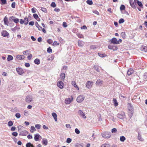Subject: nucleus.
<instances>
[{
	"label": "nucleus",
	"mask_w": 147,
	"mask_h": 147,
	"mask_svg": "<svg viewBox=\"0 0 147 147\" xmlns=\"http://www.w3.org/2000/svg\"><path fill=\"white\" fill-rule=\"evenodd\" d=\"M85 96L82 95L78 96L77 98L76 101L78 103H80L82 102L85 99Z\"/></svg>",
	"instance_id": "1"
},
{
	"label": "nucleus",
	"mask_w": 147,
	"mask_h": 147,
	"mask_svg": "<svg viewBox=\"0 0 147 147\" xmlns=\"http://www.w3.org/2000/svg\"><path fill=\"white\" fill-rule=\"evenodd\" d=\"M78 114L80 117L84 118L86 119V116L85 113L83 112L81 110H79L78 111Z\"/></svg>",
	"instance_id": "2"
},
{
	"label": "nucleus",
	"mask_w": 147,
	"mask_h": 147,
	"mask_svg": "<svg viewBox=\"0 0 147 147\" xmlns=\"http://www.w3.org/2000/svg\"><path fill=\"white\" fill-rule=\"evenodd\" d=\"M102 137L104 138H109L111 136V134L110 132H105L102 134Z\"/></svg>",
	"instance_id": "3"
},
{
	"label": "nucleus",
	"mask_w": 147,
	"mask_h": 147,
	"mask_svg": "<svg viewBox=\"0 0 147 147\" xmlns=\"http://www.w3.org/2000/svg\"><path fill=\"white\" fill-rule=\"evenodd\" d=\"M73 100V97L71 96L70 98H66L65 100V102L66 104H70Z\"/></svg>",
	"instance_id": "4"
},
{
	"label": "nucleus",
	"mask_w": 147,
	"mask_h": 147,
	"mask_svg": "<svg viewBox=\"0 0 147 147\" xmlns=\"http://www.w3.org/2000/svg\"><path fill=\"white\" fill-rule=\"evenodd\" d=\"M93 83V82L87 81L86 84V87L88 89L91 88L92 86Z\"/></svg>",
	"instance_id": "5"
},
{
	"label": "nucleus",
	"mask_w": 147,
	"mask_h": 147,
	"mask_svg": "<svg viewBox=\"0 0 147 147\" xmlns=\"http://www.w3.org/2000/svg\"><path fill=\"white\" fill-rule=\"evenodd\" d=\"M15 17L13 16H11L9 18V20H12L15 23H18L19 22V19L18 18H15Z\"/></svg>",
	"instance_id": "6"
},
{
	"label": "nucleus",
	"mask_w": 147,
	"mask_h": 147,
	"mask_svg": "<svg viewBox=\"0 0 147 147\" xmlns=\"http://www.w3.org/2000/svg\"><path fill=\"white\" fill-rule=\"evenodd\" d=\"M111 43L114 44H119V41L117 40L116 38H113L111 39L110 40Z\"/></svg>",
	"instance_id": "7"
},
{
	"label": "nucleus",
	"mask_w": 147,
	"mask_h": 147,
	"mask_svg": "<svg viewBox=\"0 0 147 147\" xmlns=\"http://www.w3.org/2000/svg\"><path fill=\"white\" fill-rule=\"evenodd\" d=\"M57 85L60 88L62 89L63 88L64 84L62 81H60L57 82Z\"/></svg>",
	"instance_id": "8"
},
{
	"label": "nucleus",
	"mask_w": 147,
	"mask_h": 147,
	"mask_svg": "<svg viewBox=\"0 0 147 147\" xmlns=\"http://www.w3.org/2000/svg\"><path fill=\"white\" fill-rule=\"evenodd\" d=\"M33 99V97L31 96H28L26 98V102H31Z\"/></svg>",
	"instance_id": "9"
},
{
	"label": "nucleus",
	"mask_w": 147,
	"mask_h": 147,
	"mask_svg": "<svg viewBox=\"0 0 147 147\" xmlns=\"http://www.w3.org/2000/svg\"><path fill=\"white\" fill-rule=\"evenodd\" d=\"M108 48L109 49H112L114 51L117 50L118 49L117 46L111 45H110L108 46Z\"/></svg>",
	"instance_id": "10"
},
{
	"label": "nucleus",
	"mask_w": 147,
	"mask_h": 147,
	"mask_svg": "<svg viewBox=\"0 0 147 147\" xmlns=\"http://www.w3.org/2000/svg\"><path fill=\"white\" fill-rule=\"evenodd\" d=\"M128 110L130 112V113H131V115H132L133 113V107L131 104L128 103Z\"/></svg>",
	"instance_id": "11"
},
{
	"label": "nucleus",
	"mask_w": 147,
	"mask_h": 147,
	"mask_svg": "<svg viewBox=\"0 0 147 147\" xmlns=\"http://www.w3.org/2000/svg\"><path fill=\"white\" fill-rule=\"evenodd\" d=\"M16 71L20 75H22L24 73V71L21 68L18 67L16 68Z\"/></svg>",
	"instance_id": "12"
},
{
	"label": "nucleus",
	"mask_w": 147,
	"mask_h": 147,
	"mask_svg": "<svg viewBox=\"0 0 147 147\" xmlns=\"http://www.w3.org/2000/svg\"><path fill=\"white\" fill-rule=\"evenodd\" d=\"M103 83L102 80L100 79H98L96 82V85L97 86H101Z\"/></svg>",
	"instance_id": "13"
},
{
	"label": "nucleus",
	"mask_w": 147,
	"mask_h": 147,
	"mask_svg": "<svg viewBox=\"0 0 147 147\" xmlns=\"http://www.w3.org/2000/svg\"><path fill=\"white\" fill-rule=\"evenodd\" d=\"M125 115L124 112H122L121 114H118L117 115V117L119 118L123 119L125 117Z\"/></svg>",
	"instance_id": "14"
},
{
	"label": "nucleus",
	"mask_w": 147,
	"mask_h": 147,
	"mask_svg": "<svg viewBox=\"0 0 147 147\" xmlns=\"http://www.w3.org/2000/svg\"><path fill=\"white\" fill-rule=\"evenodd\" d=\"M1 35L3 37H8L9 36V33L6 30H3L1 33Z\"/></svg>",
	"instance_id": "15"
},
{
	"label": "nucleus",
	"mask_w": 147,
	"mask_h": 147,
	"mask_svg": "<svg viewBox=\"0 0 147 147\" xmlns=\"http://www.w3.org/2000/svg\"><path fill=\"white\" fill-rule=\"evenodd\" d=\"M65 78V74L63 73H61L60 74V81H64Z\"/></svg>",
	"instance_id": "16"
},
{
	"label": "nucleus",
	"mask_w": 147,
	"mask_h": 147,
	"mask_svg": "<svg viewBox=\"0 0 147 147\" xmlns=\"http://www.w3.org/2000/svg\"><path fill=\"white\" fill-rule=\"evenodd\" d=\"M134 1L135 3H137L138 4L139 6L142 8L143 7L142 4L141 2L138 0H134Z\"/></svg>",
	"instance_id": "17"
},
{
	"label": "nucleus",
	"mask_w": 147,
	"mask_h": 147,
	"mask_svg": "<svg viewBox=\"0 0 147 147\" xmlns=\"http://www.w3.org/2000/svg\"><path fill=\"white\" fill-rule=\"evenodd\" d=\"M25 57L23 55H18L16 56V58L18 60H22Z\"/></svg>",
	"instance_id": "18"
},
{
	"label": "nucleus",
	"mask_w": 147,
	"mask_h": 147,
	"mask_svg": "<svg viewBox=\"0 0 147 147\" xmlns=\"http://www.w3.org/2000/svg\"><path fill=\"white\" fill-rule=\"evenodd\" d=\"M28 134V132L26 130H24L21 131L20 135L22 136H26Z\"/></svg>",
	"instance_id": "19"
},
{
	"label": "nucleus",
	"mask_w": 147,
	"mask_h": 147,
	"mask_svg": "<svg viewBox=\"0 0 147 147\" xmlns=\"http://www.w3.org/2000/svg\"><path fill=\"white\" fill-rule=\"evenodd\" d=\"M3 21L4 22V24L5 25H6L7 26L8 25V19L7 17L6 16H5L4 18Z\"/></svg>",
	"instance_id": "20"
},
{
	"label": "nucleus",
	"mask_w": 147,
	"mask_h": 147,
	"mask_svg": "<svg viewBox=\"0 0 147 147\" xmlns=\"http://www.w3.org/2000/svg\"><path fill=\"white\" fill-rule=\"evenodd\" d=\"M78 46L79 47H82L84 44V42L82 40H78Z\"/></svg>",
	"instance_id": "21"
},
{
	"label": "nucleus",
	"mask_w": 147,
	"mask_h": 147,
	"mask_svg": "<svg viewBox=\"0 0 147 147\" xmlns=\"http://www.w3.org/2000/svg\"><path fill=\"white\" fill-rule=\"evenodd\" d=\"M134 72V71L132 69H129L127 72V74L129 76L132 74Z\"/></svg>",
	"instance_id": "22"
},
{
	"label": "nucleus",
	"mask_w": 147,
	"mask_h": 147,
	"mask_svg": "<svg viewBox=\"0 0 147 147\" xmlns=\"http://www.w3.org/2000/svg\"><path fill=\"white\" fill-rule=\"evenodd\" d=\"M20 29V28L19 27L16 26L14 28H11V30L13 32H15L17 30H19Z\"/></svg>",
	"instance_id": "23"
},
{
	"label": "nucleus",
	"mask_w": 147,
	"mask_h": 147,
	"mask_svg": "<svg viewBox=\"0 0 147 147\" xmlns=\"http://www.w3.org/2000/svg\"><path fill=\"white\" fill-rule=\"evenodd\" d=\"M138 139L141 141H144V139L143 138H142V136L141 134L138 132Z\"/></svg>",
	"instance_id": "24"
},
{
	"label": "nucleus",
	"mask_w": 147,
	"mask_h": 147,
	"mask_svg": "<svg viewBox=\"0 0 147 147\" xmlns=\"http://www.w3.org/2000/svg\"><path fill=\"white\" fill-rule=\"evenodd\" d=\"M42 143L45 145H47L48 144L47 139L45 138H43L42 139Z\"/></svg>",
	"instance_id": "25"
},
{
	"label": "nucleus",
	"mask_w": 147,
	"mask_h": 147,
	"mask_svg": "<svg viewBox=\"0 0 147 147\" xmlns=\"http://www.w3.org/2000/svg\"><path fill=\"white\" fill-rule=\"evenodd\" d=\"M40 135L39 134H37L34 135V139L36 141H38Z\"/></svg>",
	"instance_id": "26"
},
{
	"label": "nucleus",
	"mask_w": 147,
	"mask_h": 147,
	"mask_svg": "<svg viewBox=\"0 0 147 147\" xmlns=\"http://www.w3.org/2000/svg\"><path fill=\"white\" fill-rule=\"evenodd\" d=\"M141 50L145 52H147V47L146 46H142L141 47Z\"/></svg>",
	"instance_id": "27"
},
{
	"label": "nucleus",
	"mask_w": 147,
	"mask_h": 147,
	"mask_svg": "<svg viewBox=\"0 0 147 147\" xmlns=\"http://www.w3.org/2000/svg\"><path fill=\"white\" fill-rule=\"evenodd\" d=\"M113 102L115 107H117L118 105V103L117 102V100L116 99L113 98Z\"/></svg>",
	"instance_id": "28"
},
{
	"label": "nucleus",
	"mask_w": 147,
	"mask_h": 147,
	"mask_svg": "<svg viewBox=\"0 0 147 147\" xmlns=\"http://www.w3.org/2000/svg\"><path fill=\"white\" fill-rule=\"evenodd\" d=\"M52 116L53 117L54 120L55 121H57V114L55 113H52Z\"/></svg>",
	"instance_id": "29"
},
{
	"label": "nucleus",
	"mask_w": 147,
	"mask_h": 147,
	"mask_svg": "<svg viewBox=\"0 0 147 147\" xmlns=\"http://www.w3.org/2000/svg\"><path fill=\"white\" fill-rule=\"evenodd\" d=\"M71 84L73 85L75 87L77 88L78 90H79V88L78 87L77 85L76 84V82L74 81H72Z\"/></svg>",
	"instance_id": "30"
},
{
	"label": "nucleus",
	"mask_w": 147,
	"mask_h": 147,
	"mask_svg": "<svg viewBox=\"0 0 147 147\" xmlns=\"http://www.w3.org/2000/svg\"><path fill=\"white\" fill-rule=\"evenodd\" d=\"M34 62L36 64L39 65L40 63V61L39 59H36L34 60Z\"/></svg>",
	"instance_id": "31"
},
{
	"label": "nucleus",
	"mask_w": 147,
	"mask_h": 147,
	"mask_svg": "<svg viewBox=\"0 0 147 147\" xmlns=\"http://www.w3.org/2000/svg\"><path fill=\"white\" fill-rule=\"evenodd\" d=\"M129 3L131 7L134 8H136V7L135 5V3L134 2H131V1H130L129 2Z\"/></svg>",
	"instance_id": "32"
},
{
	"label": "nucleus",
	"mask_w": 147,
	"mask_h": 147,
	"mask_svg": "<svg viewBox=\"0 0 147 147\" xmlns=\"http://www.w3.org/2000/svg\"><path fill=\"white\" fill-rule=\"evenodd\" d=\"M13 59V57L11 55H9L7 58V60L8 61H9L12 60Z\"/></svg>",
	"instance_id": "33"
},
{
	"label": "nucleus",
	"mask_w": 147,
	"mask_h": 147,
	"mask_svg": "<svg viewBox=\"0 0 147 147\" xmlns=\"http://www.w3.org/2000/svg\"><path fill=\"white\" fill-rule=\"evenodd\" d=\"M26 147H34L33 145L30 142H28L26 144Z\"/></svg>",
	"instance_id": "34"
},
{
	"label": "nucleus",
	"mask_w": 147,
	"mask_h": 147,
	"mask_svg": "<svg viewBox=\"0 0 147 147\" xmlns=\"http://www.w3.org/2000/svg\"><path fill=\"white\" fill-rule=\"evenodd\" d=\"M120 140L122 142H124L126 140L124 136H121L120 137Z\"/></svg>",
	"instance_id": "35"
},
{
	"label": "nucleus",
	"mask_w": 147,
	"mask_h": 147,
	"mask_svg": "<svg viewBox=\"0 0 147 147\" xmlns=\"http://www.w3.org/2000/svg\"><path fill=\"white\" fill-rule=\"evenodd\" d=\"M76 35L78 37V38H84L83 35L82 34H80V33H77L76 34Z\"/></svg>",
	"instance_id": "36"
},
{
	"label": "nucleus",
	"mask_w": 147,
	"mask_h": 147,
	"mask_svg": "<svg viewBox=\"0 0 147 147\" xmlns=\"http://www.w3.org/2000/svg\"><path fill=\"white\" fill-rule=\"evenodd\" d=\"M36 130V129L34 126H31V129L30 131L31 133H33L34 131Z\"/></svg>",
	"instance_id": "37"
},
{
	"label": "nucleus",
	"mask_w": 147,
	"mask_h": 147,
	"mask_svg": "<svg viewBox=\"0 0 147 147\" xmlns=\"http://www.w3.org/2000/svg\"><path fill=\"white\" fill-rule=\"evenodd\" d=\"M24 24L25 25L27 24L28 23V19L27 18H25L24 19Z\"/></svg>",
	"instance_id": "38"
},
{
	"label": "nucleus",
	"mask_w": 147,
	"mask_h": 147,
	"mask_svg": "<svg viewBox=\"0 0 147 147\" xmlns=\"http://www.w3.org/2000/svg\"><path fill=\"white\" fill-rule=\"evenodd\" d=\"M121 35L123 38H125L126 37L125 32H123L121 33Z\"/></svg>",
	"instance_id": "39"
},
{
	"label": "nucleus",
	"mask_w": 147,
	"mask_h": 147,
	"mask_svg": "<svg viewBox=\"0 0 147 147\" xmlns=\"http://www.w3.org/2000/svg\"><path fill=\"white\" fill-rule=\"evenodd\" d=\"M95 69L98 72H100V70L99 68V66L97 65H94V66Z\"/></svg>",
	"instance_id": "40"
},
{
	"label": "nucleus",
	"mask_w": 147,
	"mask_h": 147,
	"mask_svg": "<svg viewBox=\"0 0 147 147\" xmlns=\"http://www.w3.org/2000/svg\"><path fill=\"white\" fill-rule=\"evenodd\" d=\"M101 147H110V145L108 144H105L102 145Z\"/></svg>",
	"instance_id": "41"
},
{
	"label": "nucleus",
	"mask_w": 147,
	"mask_h": 147,
	"mask_svg": "<svg viewBox=\"0 0 147 147\" xmlns=\"http://www.w3.org/2000/svg\"><path fill=\"white\" fill-rule=\"evenodd\" d=\"M125 6L123 5H121L120 7V9L121 11L125 9Z\"/></svg>",
	"instance_id": "42"
},
{
	"label": "nucleus",
	"mask_w": 147,
	"mask_h": 147,
	"mask_svg": "<svg viewBox=\"0 0 147 147\" xmlns=\"http://www.w3.org/2000/svg\"><path fill=\"white\" fill-rule=\"evenodd\" d=\"M86 3L89 5H92L93 4V2L92 0H88L86 1Z\"/></svg>",
	"instance_id": "43"
},
{
	"label": "nucleus",
	"mask_w": 147,
	"mask_h": 147,
	"mask_svg": "<svg viewBox=\"0 0 147 147\" xmlns=\"http://www.w3.org/2000/svg\"><path fill=\"white\" fill-rule=\"evenodd\" d=\"M0 2H1V4H5L6 3L7 1L6 0H0Z\"/></svg>",
	"instance_id": "44"
},
{
	"label": "nucleus",
	"mask_w": 147,
	"mask_h": 147,
	"mask_svg": "<svg viewBox=\"0 0 147 147\" xmlns=\"http://www.w3.org/2000/svg\"><path fill=\"white\" fill-rule=\"evenodd\" d=\"M41 126V125L40 124H36L35 125V127L38 129H39Z\"/></svg>",
	"instance_id": "45"
},
{
	"label": "nucleus",
	"mask_w": 147,
	"mask_h": 147,
	"mask_svg": "<svg viewBox=\"0 0 147 147\" xmlns=\"http://www.w3.org/2000/svg\"><path fill=\"white\" fill-rule=\"evenodd\" d=\"M59 43L57 42V41H54L53 44V45L54 46H56L57 45H59Z\"/></svg>",
	"instance_id": "46"
},
{
	"label": "nucleus",
	"mask_w": 147,
	"mask_h": 147,
	"mask_svg": "<svg viewBox=\"0 0 147 147\" xmlns=\"http://www.w3.org/2000/svg\"><path fill=\"white\" fill-rule=\"evenodd\" d=\"M71 139L70 138H68L66 140V142L68 143H70L71 142Z\"/></svg>",
	"instance_id": "47"
},
{
	"label": "nucleus",
	"mask_w": 147,
	"mask_h": 147,
	"mask_svg": "<svg viewBox=\"0 0 147 147\" xmlns=\"http://www.w3.org/2000/svg\"><path fill=\"white\" fill-rule=\"evenodd\" d=\"M15 116L18 118H19L20 117V114L19 113H17L15 115Z\"/></svg>",
	"instance_id": "48"
},
{
	"label": "nucleus",
	"mask_w": 147,
	"mask_h": 147,
	"mask_svg": "<svg viewBox=\"0 0 147 147\" xmlns=\"http://www.w3.org/2000/svg\"><path fill=\"white\" fill-rule=\"evenodd\" d=\"M13 125V122L11 121H9L8 123V125L10 127L12 126Z\"/></svg>",
	"instance_id": "49"
},
{
	"label": "nucleus",
	"mask_w": 147,
	"mask_h": 147,
	"mask_svg": "<svg viewBox=\"0 0 147 147\" xmlns=\"http://www.w3.org/2000/svg\"><path fill=\"white\" fill-rule=\"evenodd\" d=\"M59 42H60L62 44H63L64 43L65 41H64L61 38H59Z\"/></svg>",
	"instance_id": "50"
},
{
	"label": "nucleus",
	"mask_w": 147,
	"mask_h": 147,
	"mask_svg": "<svg viewBox=\"0 0 147 147\" xmlns=\"http://www.w3.org/2000/svg\"><path fill=\"white\" fill-rule=\"evenodd\" d=\"M124 22V20L123 19L121 18L119 20V24H121L123 23Z\"/></svg>",
	"instance_id": "51"
},
{
	"label": "nucleus",
	"mask_w": 147,
	"mask_h": 147,
	"mask_svg": "<svg viewBox=\"0 0 147 147\" xmlns=\"http://www.w3.org/2000/svg\"><path fill=\"white\" fill-rule=\"evenodd\" d=\"M75 131L76 133L78 134L80 133V131L77 128H76L75 129Z\"/></svg>",
	"instance_id": "52"
},
{
	"label": "nucleus",
	"mask_w": 147,
	"mask_h": 147,
	"mask_svg": "<svg viewBox=\"0 0 147 147\" xmlns=\"http://www.w3.org/2000/svg\"><path fill=\"white\" fill-rule=\"evenodd\" d=\"M34 17L36 19H37V18H38V15L37 14H34L33 15Z\"/></svg>",
	"instance_id": "53"
},
{
	"label": "nucleus",
	"mask_w": 147,
	"mask_h": 147,
	"mask_svg": "<svg viewBox=\"0 0 147 147\" xmlns=\"http://www.w3.org/2000/svg\"><path fill=\"white\" fill-rule=\"evenodd\" d=\"M90 48L91 49H94L96 48V47L95 45H92L90 47Z\"/></svg>",
	"instance_id": "54"
},
{
	"label": "nucleus",
	"mask_w": 147,
	"mask_h": 147,
	"mask_svg": "<svg viewBox=\"0 0 147 147\" xmlns=\"http://www.w3.org/2000/svg\"><path fill=\"white\" fill-rule=\"evenodd\" d=\"M11 7L13 8H14L16 6V3L15 2H13L12 3L11 5Z\"/></svg>",
	"instance_id": "55"
},
{
	"label": "nucleus",
	"mask_w": 147,
	"mask_h": 147,
	"mask_svg": "<svg viewBox=\"0 0 147 147\" xmlns=\"http://www.w3.org/2000/svg\"><path fill=\"white\" fill-rule=\"evenodd\" d=\"M47 42L49 44H51L53 43V40L51 39H48L47 40Z\"/></svg>",
	"instance_id": "56"
},
{
	"label": "nucleus",
	"mask_w": 147,
	"mask_h": 147,
	"mask_svg": "<svg viewBox=\"0 0 147 147\" xmlns=\"http://www.w3.org/2000/svg\"><path fill=\"white\" fill-rule=\"evenodd\" d=\"M51 6L52 7H55L56 6V5L55 3L54 2H53L51 4Z\"/></svg>",
	"instance_id": "57"
},
{
	"label": "nucleus",
	"mask_w": 147,
	"mask_h": 147,
	"mask_svg": "<svg viewBox=\"0 0 147 147\" xmlns=\"http://www.w3.org/2000/svg\"><path fill=\"white\" fill-rule=\"evenodd\" d=\"M144 78L146 80L147 79V73H144L143 75Z\"/></svg>",
	"instance_id": "58"
},
{
	"label": "nucleus",
	"mask_w": 147,
	"mask_h": 147,
	"mask_svg": "<svg viewBox=\"0 0 147 147\" xmlns=\"http://www.w3.org/2000/svg\"><path fill=\"white\" fill-rule=\"evenodd\" d=\"M12 135L13 136L16 137L18 136V134L17 132H14L12 133Z\"/></svg>",
	"instance_id": "59"
},
{
	"label": "nucleus",
	"mask_w": 147,
	"mask_h": 147,
	"mask_svg": "<svg viewBox=\"0 0 147 147\" xmlns=\"http://www.w3.org/2000/svg\"><path fill=\"white\" fill-rule=\"evenodd\" d=\"M111 131L112 133H116L117 131V129L115 128H113L112 129Z\"/></svg>",
	"instance_id": "60"
},
{
	"label": "nucleus",
	"mask_w": 147,
	"mask_h": 147,
	"mask_svg": "<svg viewBox=\"0 0 147 147\" xmlns=\"http://www.w3.org/2000/svg\"><path fill=\"white\" fill-rule=\"evenodd\" d=\"M52 51V49L50 47H49L47 50V51L48 53L51 52Z\"/></svg>",
	"instance_id": "61"
},
{
	"label": "nucleus",
	"mask_w": 147,
	"mask_h": 147,
	"mask_svg": "<svg viewBox=\"0 0 147 147\" xmlns=\"http://www.w3.org/2000/svg\"><path fill=\"white\" fill-rule=\"evenodd\" d=\"M41 10L43 12H46L47 11V10L46 8H44V7H42L41 8Z\"/></svg>",
	"instance_id": "62"
},
{
	"label": "nucleus",
	"mask_w": 147,
	"mask_h": 147,
	"mask_svg": "<svg viewBox=\"0 0 147 147\" xmlns=\"http://www.w3.org/2000/svg\"><path fill=\"white\" fill-rule=\"evenodd\" d=\"M98 54L99 55L100 57H102L105 56V54H101L100 53H98Z\"/></svg>",
	"instance_id": "63"
},
{
	"label": "nucleus",
	"mask_w": 147,
	"mask_h": 147,
	"mask_svg": "<svg viewBox=\"0 0 147 147\" xmlns=\"http://www.w3.org/2000/svg\"><path fill=\"white\" fill-rule=\"evenodd\" d=\"M32 57V55L31 54H30L28 56L27 58L29 60H30L31 59Z\"/></svg>",
	"instance_id": "64"
}]
</instances>
